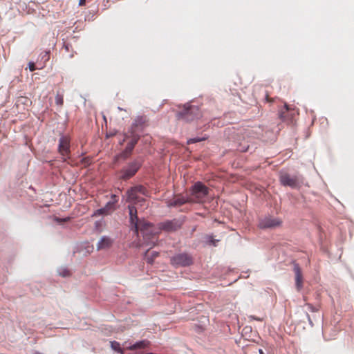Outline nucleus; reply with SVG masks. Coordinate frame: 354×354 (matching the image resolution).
<instances>
[{
  "instance_id": "a211bd4d",
  "label": "nucleus",
  "mask_w": 354,
  "mask_h": 354,
  "mask_svg": "<svg viewBox=\"0 0 354 354\" xmlns=\"http://www.w3.org/2000/svg\"><path fill=\"white\" fill-rule=\"evenodd\" d=\"M111 198H112L113 201L112 202H109L104 208L100 209V211L102 213H106V214L107 213V208L109 207L113 206L114 204L115 203H117V201H118V196L116 195L113 194L111 196Z\"/></svg>"
},
{
  "instance_id": "aec40b11",
  "label": "nucleus",
  "mask_w": 354,
  "mask_h": 354,
  "mask_svg": "<svg viewBox=\"0 0 354 354\" xmlns=\"http://www.w3.org/2000/svg\"><path fill=\"white\" fill-rule=\"evenodd\" d=\"M55 103L57 105L62 106L64 104L63 94L57 93L55 96Z\"/></svg>"
},
{
  "instance_id": "bb28decb",
  "label": "nucleus",
  "mask_w": 354,
  "mask_h": 354,
  "mask_svg": "<svg viewBox=\"0 0 354 354\" xmlns=\"http://www.w3.org/2000/svg\"><path fill=\"white\" fill-rule=\"evenodd\" d=\"M266 100H267L268 102H271V101H272V100H271V99H270V97H269V96H268V94L266 95Z\"/></svg>"
},
{
  "instance_id": "2eb2a0df",
  "label": "nucleus",
  "mask_w": 354,
  "mask_h": 354,
  "mask_svg": "<svg viewBox=\"0 0 354 354\" xmlns=\"http://www.w3.org/2000/svg\"><path fill=\"white\" fill-rule=\"evenodd\" d=\"M186 203H192V201L189 198H185L183 196H178L174 198L170 203L171 206H180Z\"/></svg>"
},
{
  "instance_id": "20e7f679",
  "label": "nucleus",
  "mask_w": 354,
  "mask_h": 354,
  "mask_svg": "<svg viewBox=\"0 0 354 354\" xmlns=\"http://www.w3.org/2000/svg\"><path fill=\"white\" fill-rule=\"evenodd\" d=\"M192 203H203L209 194V188L201 182L196 183L191 189Z\"/></svg>"
},
{
  "instance_id": "423d86ee",
  "label": "nucleus",
  "mask_w": 354,
  "mask_h": 354,
  "mask_svg": "<svg viewBox=\"0 0 354 354\" xmlns=\"http://www.w3.org/2000/svg\"><path fill=\"white\" fill-rule=\"evenodd\" d=\"M71 140L68 135H62L59 139L58 152L64 161L71 158Z\"/></svg>"
},
{
  "instance_id": "412c9836",
  "label": "nucleus",
  "mask_w": 354,
  "mask_h": 354,
  "mask_svg": "<svg viewBox=\"0 0 354 354\" xmlns=\"http://www.w3.org/2000/svg\"><path fill=\"white\" fill-rule=\"evenodd\" d=\"M208 242L210 245H212L214 246H216V243L218 241V240H216L214 239L213 236L209 235L207 236Z\"/></svg>"
},
{
  "instance_id": "7ed1b4c3",
  "label": "nucleus",
  "mask_w": 354,
  "mask_h": 354,
  "mask_svg": "<svg viewBox=\"0 0 354 354\" xmlns=\"http://www.w3.org/2000/svg\"><path fill=\"white\" fill-rule=\"evenodd\" d=\"M138 194L147 196L148 190L142 185H136L131 187L127 192V202L131 203H132L131 205H134L138 203L145 201V199L143 198H140Z\"/></svg>"
},
{
  "instance_id": "9b49d317",
  "label": "nucleus",
  "mask_w": 354,
  "mask_h": 354,
  "mask_svg": "<svg viewBox=\"0 0 354 354\" xmlns=\"http://www.w3.org/2000/svg\"><path fill=\"white\" fill-rule=\"evenodd\" d=\"M145 122L146 118L145 116L137 117L132 123L128 133L138 134V132L142 130Z\"/></svg>"
},
{
  "instance_id": "393cba45",
  "label": "nucleus",
  "mask_w": 354,
  "mask_h": 354,
  "mask_svg": "<svg viewBox=\"0 0 354 354\" xmlns=\"http://www.w3.org/2000/svg\"><path fill=\"white\" fill-rule=\"evenodd\" d=\"M249 318H250V319H252V320H257V321H262V320H263L262 319L259 318V317H255V316H254V315H250V316L249 317Z\"/></svg>"
},
{
  "instance_id": "f8f14e48",
  "label": "nucleus",
  "mask_w": 354,
  "mask_h": 354,
  "mask_svg": "<svg viewBox=\"0 0 354 354\" xmlns=\"http://www.w3.org/2000/svg\"><path fill=\"white\" fill-rule=\"evenodd\" d=\"M293 270L295 274L296 288L298 291H300L303 287V275L301 270L298 264L294 265Z\"/></svg>"
},
{
  "instance_id": "4be33fe9",
  "label": "nucleus",
  "mask_w": 354,
  "mask_h": 354,
  "mask_svg": "<svg viewBox=\"0 0 354 354\" xmlns=\"http://www.w3.org/2000/svg\"><path fill=\"white\" fill-rule=\"evenodd\" d=\"M71 219L70 217H66V218H58V217H55V221L59 223H65V222H68Z\"/></svg>"
},
{
  "instance_id": "a878e982",
  "label": "nucleus",
  "mask_w": 354,
  "mask_h": 354,
  "mask_svg": "<svg viewBox=\"0 0 354 354\" xmlns=\"http://www.w3.org/2000/svg\"><path fill=\"white\" fill-rule=\"evenodd\" d=\"M86 4V0H80L79 1V6H84Z\"/></svg>"
},
{
  "instance_id": "cd10ccee",
  "label": "nucleus",
  "mask_w": 354,
  "mask_h": 354,
  "mask_svg": "<svg viewBox=\"0 0 354 354\" xmlns=\"http://www.w3.org/2000/svg\"><path fill=\"white\" fill-rule=\"evenodd\" d=\"M308 306L312 310H314V308L310 305V304H308Z\"/></svg>"
},
{
  "instance_id": "6ab92c4d",
  "label": "nucleus",
  "mask_w": 354,
  "mask_h": 354,
  "mask_svg": "<svg viewBox=\"0 0 354 354\" xmlns=\"http://www.w3.org/2000/svg\"><path fill=\"white\" fill-rule=\"evenodd\" d=\"M111 346L113 350L120 353L121 354H124V350L121 348L120 344L119 342L116 341L111 342Z\"/></svg>"
},
{
  "instance_id": "dca6fc26",
  "label": "nucleus",
  "mask_w": 354,
  "mask_h": 354,
  "mask_svg": "<svg viewBox=\"0 0 354 354\" xmlns=\"http://www.w3.org/2000/svg\"><path fill=\"white\" fill-rule=\"evenodd\" d=\"M149 345V342L148 340H142L138 342H136V344L130 346L128 347V348L131 351H134L138 348H144L147 347Z\"/></svg>"
},
{
  "instance_id": "ddd939ff",
  "label": "nucleus",
  "mask_w": 354,
  "mask_h": 354,
  "mask_svg": "<svg viewBox=\"0 0 354 354\" xmlns=\"http://www.w3.org/2000/svg\"><path fill=\"white\" fill-rule=\"evenodd\" d=\"M125 138H131V141L127 144V145L126 147V149H125V152L126 153H131V151H133L135 145L137 144L138 140L140 139V136H139V134H129V133H127L125 136Z\"/></svg>"
},
{
  "instance_id": "5701e85b",
  "label": "nucleus",
  "mask_w": 354,
  "mask_h": 354,
  "mask_svg": "<svg viewBox=\"0 0 354 354\" xmlns=\"http://www.w3.org/2000/svg\"><path fill=\"white\" fill-rule=\"evenodd\" d=\"M204 140H205V138H191L187 141V144L195 143V142H200V141H202Z\"/></svg>"
},
{
  "instance_id": "4468645a",
  "label": "nucleus",
  "mask_w": 354,
  "mask_h": 354,
  "mask_svg": "<svg viewBox=\"0 0 354 354\" xmlns=\"http://www.w3.org/2000/svg\"><path fill=\"white\" fill-rule=\"evenodd\" d=\"M113 244V240L108 236H102L97 245V250L109 248Z\"/></svg>"
},
{
  "instance_id": "f03ea898",
  "label": "nucleus",
  "mask_w": 354,
  "mask_h": 354,
  "mask_svg": "<svg viewBox=\"0 0 354 354\" xmlns=\"http://www.w3.org/2000/svg\"><path fill=\"white\" fill-rule=\"evenodd\" d=\"M180 227L181 224L177 220L167 221L165 222L160 223L159 224L158 230H156L155 228L153 227L154 232H156V235L153 234H150L148 236V239H145V241L148 244L154 245V240L156 239V235L158 234L159 230H164L166 232H174L180 228Z\"/></svg>"
},
{
  "instance_id": "9d476101",
  "label": "nucleus",
  "mask_w": 354,
  "mask_h": 354,
  "mask_svg": "<svg viewBox=\"0 0 354 354\" xmlns=\"http://www.w3.org/2000/svg\"><path fill=\"white\" fill-rule=\"evenodd\" d=\"M280 182L283 185L292 188L297 187L299 185L298 178L295 176H290L287 173L281 174Z\"/></svg>"
},
{
  "instance_id": "b1692460",
  "label": "nucleus",
  "mask_w": 354,
  "mask_h": 354,
  "mask_svg": "<svg viewBox=\"0 0 354 354\" xmlns=\"http://www.w3.org/2000/svg\"><path fill=\"white\" fill-rule=\"evenodd\" d=\"M28 66L30 71H34L36 70L35 64L33 62H30Z\"/></svg>"
},
{
  "instance_id": "f257e3e1",
  "label": "nucleus",
  "mask_w": 354,
  "mask_h": 354,
  "mask_svg": "<svg viewBox=\"0 0 354 354\" xmlns=\"http://www.w3.org/2000/svg\"><path fill=\"white\" fill-rule=\"evenodd\" d=\"M128 209L131 224L137 234L140 232L145 240L147 239L150 234L156 235V232H154L153 225L151 223L145 221H139L137 209L133 205H129Z\"/></svg>"
},
{
  "instance_id": "0eeeda50",
  "label": "nucleus",
  "mask_w": 354,
  "mask_h": 354,
  "mask_svg": "<svg viewBox=\"0 0 354 354\" xmlns=\"http://www.w3.org/2000/svg\"><path fill=\"white\" fill-rule=\"evenodd\" d=\"M170 262L176 268L185 267L193 263V258L189 254L179 253L171 257Z\"/></svg>"
},
{
  "instance_id": "c85d7f7f",
  "label": "nucleus",
  "mask_w": 354,
  "mask_h": 354,
  "mask_svg": "<svg viewBox=\"0 0 354 354\" xmlns=\"http://www.w3.org/2000/svg\"><path fill=\"white\" fill-rule=\"evenodd\" d=\"M259 354H264V352L263 351L262 349H259Z\"/></svg>"
},
{
  "instance_id": "1a4fd4ad",
  "label": "nucleus",
  "mask_w": 354,
  "mask_h": 354,
  "mask_svg": "<svg viewBox=\"0 0 354 354\" xmlns=\"http://www.w3.org/2000/svg\"><path fill=\"white\" fill-rule=\"evenodd\" d=\"M140 163L138 161H133L121 171L120 178L123 180H127L133 176L140 167Z\"/></svg>"
},
{
  "instance_id": "6e6552de",
  "label": "nucleus",
  "mask_w": 354,
  "mask_h": 354,
  "mask_svg": "<svg viewBox=\"0 0 354 354\" xmlns=\"http://www.w3.org/2000/svg\"><path fill=\"white\" fill-rule=\"evenodd\" d=\"M282 221L279 218L266 216L259 221L258 226L261 229L274 228L281 225Z\"/></svg>"
},
{
  "instance_id": "7c9ffc66",
  "label": "nucleus",
  "mask_w": 354,
  "mask_h": 354,
  "mask_svg": "<svg viewBox=\"0 0 354 354\" xmlns=\"http://www.w3.org/2000/svg\"><path fill=\"white\" fill-rule=\"evenodd\" d=\"M285 108H286V109L287 111L288 110V105H287V104H286V105H285Z\"/></svg>"
},
{
  "instance_id": "c756f323",
  "label": "nucleus",
  "mask_w": 354,
  "mask_h": 354,
  "mask_svg": "<svg viewBox=\"0 0 354 354\" xmlns=\"http://www.w3.org/2000/svg\"><path fill=\"white\" fill-rule=\"evenodd\" d=\"M280 117H281V118H283V113H281L280 114Z\"/></svg>"
},
{
  "instance_id": "39448f33",
  "label": "nucleus",
  "mask_w": 354,
  "mask_h": 354,
  "mask_svg": "<svg viewBox=\"0 0 354 354\" xmlns=\"http://www.w3.org/2000/svg\"><path fill=\"white\" fill-rule=\"evenodd\" d=\"M201 116L199 108L192 105H185L183 110L178 113L179 118L186 122L194 121Z\"/></svg>"
},
{
  "instance_id": "f3484780",
  "label": "nucleus",
  "mask_w": 354,
  "mask_h": 354,
  "mask_svg": "<svg viewBox=\"0 0 354 354\" xmlns=\"http://www.w3.org/2000/svg\"><path fill=\"white\" fill-rule=\"evenodd\" d=\"M158 255V252H149V251H147L145 254V258L149 263H152L153 262V260L155 258H156Z\"/></svg>"
}]
</instances>
